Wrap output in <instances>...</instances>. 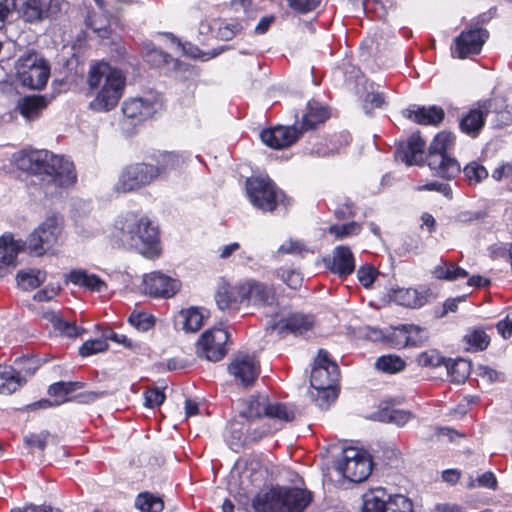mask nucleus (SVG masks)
I'll use <instances>...</instances> for the list:
<instances>
[{"instance_id": "obj_25", "label": "nucleus", "mask_w": 512, "mask_h": 512, "mask_svg": "<svg viewBox=\"0 0 512 512\" xmlns=\"http://www.w3.org/2000/svg\"><path fill=\"white\" fill-rule=\"evenodd\" d=\"M24 243L15 240L12 235L0 237V278L8 274L16 266L18 253L23 249Z\"/></svg>"}, {"instance_id": "obj_48", "label": "nucleus", "mask_w": 512, "mask_h": 512, "mask_svg": "<svg viewBox=\"0 0 512 512\" xmlns=\"http://www.w3.org/2000/svg\"><path fill=\"white\" fill-rule=\"evenodd\" d=\"M314 390L315 393L312 392L311 395L314 398L317 406L321 409H327L330 404L337 398L335 386Z\"/></svg>"}, {"instance_id": "obj_50", "label": "nucleus", "mask_w": 512, "mask_h": 512, "mask_svg": "<svg viewBox=\"0 0 512 512\" xmlns=\"http://www.w3.org/2000/svg\"><path fill=\"white\" fill-rule=\"evenodd\" d=\"M109 17L107 15H91L88 17L87 24L93 29L95 33L101 38H107L109 35Z\"/></svg>"}, {"instance_id": "obj_53", "label": "nucleus", "mask_w": 512, "mask_h": 512, "mask_svg": "<svg viewBox=\"0 0 512 512\" xmlns=\"http://www.w3.org/2000/svg\"><path fill=\"white\" fill-rule=\"evenodd\" d=\"M109 345L104 339L87 340L79 348V354L82 357H88L96 353L104 352L108 349Z\"/></svg>"}, {"instance_id": "obj_62", "label": "nucleus", "mask_w": 512, "mask_h": 512, "mask_svg": "<svg viewBox=\"0 0 512 512\" xmlns=\"http://www.w3.org/2000/svg\"><path fill=\"white\" fill-rule=\"evenodd\" d=\"M241 29V25L236 22L223 24L218 29V36L220 39L228 41L240 33Z\"/></svg>"}, {"instance_id": "obj_13", "label": "nucleus", "mask_w": 512, "mask_h": 512, "mask_svg": "<svg viewBox=\"0 0 512 512\" xmlns=\"http://www.w3.org/2000/svg\"><path fill=\"white\" fill-rule=\"evenodd\" d=\"M339 377L338 365L331 361L328 353L320 349L311 371L310 382L313 389L335 386Z\"/></svg>"}, {"instance_id": "obj_35", "label": "nucleus", "mask_w": 512, "mask_h": 512, "mask_svg": "<svg viewBox=\"0 0 512 512\" xmlns=\"http://www.w3.org/2000/svg\"><path fill=\"white\" fill-rule=\"evenodd\" d=\"M46 280V272L40 269H27L19 271L16 281L19 287L24 290H33L39 287Z\"/></svg>"}, {"instance_id": "obj_44", "label": "nucleus", "mask_w": 512, "mask_h": 512, "mask_svg": "<svg viewBox=\"0 0 512 512\" xmlns=\"http://www.w3.org/2000/svg\"><path fill=\"white\" fill-rule=\"evenodd\" d=\"M362 512H386V500L381 489L364 495Z\"/></svg>"}, {"instance_id": "obj_4", "label": "nucleus", "mask_w": 512, "mask_h": 512, "mask_svg": "<svg viewBox=\"0 0 512 512\" xmlns=\"http://www.w3.org/2000/svg\"><path fill=\"white\" fill-rule=\"evenodd\" d=\"M311 493L301 488L274 487L252 501L255 512H303L311 503Z\"/></svg>"}, {"instance_id": "obj_15", "label": "nucleus", "mask_w": 512, "mask_h": 512, "mask_svg": "<svg viewBox=\"0 0 512 512\" xmlns=\"http://www.w3.org/2000/svg\"><path fill=\"white\" fill-rule=\"evenodd\" d=\"M216 304L223 311H238L243 305L247 306L246 281L232 285L222 282L215 294Z\"/></svg>"}, {"instance_id": "obj_27", "label": "nucleus", "mask_w": 512, "mask_h": 512, "mask_svg": "<svg viewBox=\"0 0 512 512\" xmlns=\"http://www.w3.org/2000/svg\"><path fill=\"white\" fill-rule=\"evenodd\" d=\"M404 116L420 125H438L444 118V110L438 106L408 108Z\"/></svg>"}, {"instance_id": "obj_51", "label": "nucleus", "mask_w": 512, "mask_h": 512, "mask_svg": "<svg viewBox=\"0 0 512 512\" xmlns=\"http://www.w3.org/2000/svg\"><path fill=\"white\" fill-rule=\"evenodd\" d=\"M250 426L249 433V444L260 441L265 436L279 429V427H272L268 424L257 425L254 421H247Z\"/></svg>"}, {"instance_id": "obj_2", "label": "nucleus", "mask_w": 512, "mask_h": 512, "mask_svg": "<svg viewBox=\"0 0 512 512\" xmlns=\"http://www.w3.org/2000/svg\"><path fill=\"white\" fill-rule=\"evenodd\" d=\"M87 84L91 90H97L90 107L96 111H109L122 97L125 77L120 70L100 61L90 66Z\"/></svg>"}, {"instance_id": "obj_20", "label": "nucleus", "mask_w": 512, "mask_h": 512, "mask_svg": "<svg viewBox=\"0 0 512 512\" xmlns=\"http://www.w3.org/2000/svg\"><path fill=\"white\" fill-rule=\"evenodd\" d=\"M492 108L491 100L480 101L471 108L460 120V129L463 133L477 136L484 126L485 118Z\"/></svg>"}, {"instance_id": "obj_32", "label": "nucleus", "mask_w": 512, "mask_h": 512, "mask_svg": "<svg viewBox=\"0 0 512 512\" xmlns=\"http://www.w3.org/2000/svg\"><path fill=\"white\" fill-rule=\"evenodd\" d=\"M394 300L406 307L420 308L428 301V293L413 288H399L394 290Z\"/></svg>"}, {"instance_id": "obj_11", "label": "nucleus", "mask_w": 512, "mask_h": 512, "mask_svg": "<svg viewBox=\"0 0 512 512\" xmlns=\"http://www.w3.org/2000/svg\"><path fill=\"white\" fill-rule=\"evenodd\" d=\"M258 466V463L250 462L241 472L233 470L230 473L228 490L241 505L248 503L251 486L261 482L263 478V472L257 470Z\"/></svg>"}, {"instance_id": "obj_40", "label": "nucleus", "mask_w": 512, "mask_h": 512, "mask_svg": "<svg viewBox=\"0 0 512 512\" xmlns=\"http://www.w3.org/2000/svg\"><path fill=\"white\" fill-rule=\"evenodd\" d=\"M445 366L451 380L455 383H462L469 376L471 371L470 362L459 358L456 360H448Z\"/></svg>"}, {"instance_id": "obj_55", "label": "nucleus", "mask_w": 512, "mask_h": 512, "mask_svg": "<svg viewBox=\"0 0 512 512\" xmlns=\"http://www.w3.org/2000/svg\"><path fill=\"white\" fill-rule=\"evenodd\" d=\"M469 345L478 350L485 349L489 344V338L483 330H474L465 336Z\"/></svg>"}, {"instance_id": "obj_22", "label": "nucleus", "mask_w": 512, "mask_h": 512, "mask_svg": "<svg viewBox=\"0 0 512 512\" xmlns=\"http://www.w3.org/2000/svg\"><path fill=\"white\" fill-rule=\"evenodd\" d=\"M54 0H16V12L25 22H38L49 16Z\"/></svg>"}, {"instance_id": "obj_56", "label": "nucleus", "mask_w": 512, "mask_h": 512, "mask_svg": "<svg viewBox=\"0 0 512 512\" xmlns=\"http://www.w3.org/2000/svg\"><path fill=\"white\" fill-rule=\"evenodd\" d=\"M411 418L412 414L405 410L392 409L384 413V420L398 426H404Z\"/></svg>"}, {"instance_id": "obj_49", "label": "nucleus", "mask_w": 512, "mask_h": 512, "mask_svg": "<svg viewBox=\"0 0 512 512\" xmlns=\"http://www.w3.org/2000/svg\"><path fill=\"white\" fill-rule=\"evenodd\" d=\"M128 321L135 329L142 332L151 329L155 323L154 317L145 312H133Z\"/></svg>"}, {"instance_id": "obj_39", "label": "nucleus", "mask_w": 512, "mask_h": 512, "mask_svg": "<svg viewBox=\"0 0 512 512\" xmlns=\"http://www.w3.org/2000/svg\"><path fill=\"white\" fill-rule=\"evenodd\" d=\"M83 387L81 382L60 381L50 385L48 393L55 398V404L60 405L68 401V395Z\"/></svg>"}, {"instance_id": "obj_64", "label": "nucleus", "mask_w": 512, "mask_h": 512, "mask_svg": "<svg viewBox=\"0 0 512 512\" xmlns=\"http://www.w3.org/2000/svg\"><path fill=\"white\" fill-rule=\"evenodd\" d=\"M49 436L50 434L46 431L39 434H31L25 437V443L30 447H36L40 450H44Z\"/></svg>"}, {"instance_id": "obj_52", "label": "nucleus", "mask_w": 512, "mask_h": 512, "mask_svg": "<svg viewBox=\"0 0 512 512\" xmlns=\"http://www.w3.org/2000/svg\"><path fill=\"white\" fill-rule=\"evenodd\" d=\"M464 175L470 183H479L488 176L484 166L478 162H471L463 169Z\"/></svg>"}, {"instance_id": "obj_57", "label": "nucleus", "mask_w": 512, "mask_h": 512, "mask_svg": "<svg viewBox=\"0 0 512 512\" xmlns=\"http://www.w3.org/2000/svg\"><path fill=\"white\" fill-rule=\"evenodd\" d=\"M418 363L425 367H437L442 363L445 364V360L434 350L426 351L418 356Z\"/></svg>"}, {"instance_id": "obj_41", "label": "nucleus", "mask_w": 512, "mask_h": 512, "mask_svg": "<svg viewBox=\"0 0 512 512\" xmlns=\"http://www.w3.org/2000/svg\"><path fill=\"white\" fill-rule=\"evenodd\" d=\"M135 507L142 512H161L164 503L160 497L149 492H143L136 497Z\"/></svg>"}, {"instance_id": "obj_28", "label": "nucleus", "mask_w": 512, "mask_h": 512, "mask_svg": "<svg viewBox=\"0 0 512 512\" xmlns=\"http://www.w3.org/2000/svg\"><path fill=\"white\" fill-rule=\"evenodd\" d=\"M329 268L341 277L352 274L355 270V261L350 248L347 246L336 247Z\"/></svg>"}, {"instance_id": "obj_17", "label": "nucleus", "mask_w": 512, "mask_h": 512, "mask_svg": "<svg viewBox=\"0 0 512 512\" xmlns=\"http://www.w3.org/2000/svg\"><path fill=\"white\" fill-rule=\"evenodd\" d=\"M229 373L243 386L254 383L260 373V366L255 356L238 353L228 366Z\"/></svg>"}, {"instance_id": "obj_8", "label": "nucleus", "mask_w": 512, "mask_h": 512, "mask_svg": "<svg viewBox=\"0 0 512 512\" xmlns=\"http://www.w3.org/2000/svg\"><path fill=\"white\" fill-rule=\"evenodd\" d=\"M246 194L254 207L263 212L273 211L284 201V194L269 178L251 177L246 180Z\"/></svg>"}, {"instance_id": "obj_12", "label": "nucleus", "mask_w": 512, "mask_h": 512, "mask_svg": "<svg viewBox=\"0 0 512 512\" xmlns=\"http://www.w3.org/2000/svg\"><path fill=\"white\" fill-rule=\"evenodd\" d=\"M314 319L312 316L301 313H294L290 316L284 315L281 311L276 312L267 322L266 329L275 331L278 334L290 332L294 335H302L312 329Z\"/></svg>"}, {"instance_id": "obj_26", "label": "nucleus", "mask_w": 512, "mask_h": 512, "mask_svg": "<svg viewBox=\"0 0 512 512\" xmlns=\"http://www.w3.org/2000/svg\"><path fill=\"white\" fill-rule=\"evenodd\" d=\"M427 164L434 175L444 179H452L460 173V165L457 160L447 154L428 155Z\"/></svg>"}, {"instance_id": "obj_45", "label": "nucleus", "mask_w": 512, "mask_h": 512, "mask_svg": "<svg viewBox=\"0 0 512 512\" xmlns=\"http://www.w3.org/2000/svg\"><path fill=\"white\" fill-rule=\"evenodd\" d=\"M376 368L382 372L394 374L402 371L405 368V361L393 354L383 355L376 361Z\"/></svg>"}, {"instance_id": "obj_30", "label": "nucleus", "mask_w": 512, "mask_h": 512, "mask_svg": "<svg viewBox=\"0 0 512 512\" xmlns=\"http://www.w3.org/2000/svg\"><path fill=\"white\" fill-rule=\"evenodd\" d=\"M25 383V377L16 368L0 365V393L10 395Z\"/></svg>"}, {"instance_id": "obj_54", "label": "nucleus", "mask_w": 512, "mask_h": 512, "mask_svg": "<svg viewBox=\"0 0 512 512\" xmlns=\"http://www.w3.org/2000/svg\"><path fill=\"white\" fill-rule=\"evenodd\" d=\"M388 341L394 348H404L408 346V338L406 332V325L395 327L388 335Z\"/></svg>"}, {"instance_id": "obj_14", "label": "nucleus", "mask_w": 512, "mask_h": 512, "mask_svg": "<svg viewBox=\"0 0 512 512\" xmlns=\"http://www.w3.org/2000/svg\"><path fill=\"white\" fill-rule=\"evenodd\" d=\"M229 333L223 328L206 331L198 342L199 354L209 361H220L227 353Z\"/></svg>"}, {"instance_id": "obj_21", "label": "nucleus", "mask_w": 512, "mask_h": 512, "mask_svg": "<svg viewBox=\"0 0 512 512\" xmlns=\"http://www.w3.org/2000/svg\"><path fill=\"white\" fill-rule=\"evenodd\" d=\"M247 306L273 308L277 304L274 288L268 284L256 281H246Z\"/></svg>"}, {"instance_id": "obj_31", "label": "nucleus", "mask_w": 512, "mask_h": 512, "mask_svg": "<svg viewBox=\"0 0 512 512\" xmlns=\"http://www.w3.org/2000/svg\"><path fill=\"white\" fill-rule=\"evenodd\" d=\"M249 430L250 426H248L246 420H234L230 422L226 434V440L229 446L234 450H238L249 444Z\"/></svg>"}, {"instance_id": "obj_58", "label": "nucleus", "mask_w": 512, "mask_h": 512, "mask_svg": "<svg viewBox=\"0 0 512 512\" xmlns=\"http://www.w3.org/2000/svg\"><path fill=\"white\" fill-rule=\"evenodd\" d=\"M145 406L155 408L160 406L165 400V394L158 388L147 389L144 393Z\"/></svg>"}, {"instance_id": "obj_47", "label": "nucleus", "mask_w": 512, "mask_h": 512, "mask_svg": "<svg viewBox=\"0 0 512 512\" xmlns=\"http://www.w3.org/2000/svg\"><path fill=\"white\" fill-rule=\"evenodd\" d=\"M386 512H414L413 503L404 495L390 496L386 501Z\"/></svg>"}, {"instance_id": "obj_43", "label": "nucleus", "mask_w": 512, "mask_h": 512, "mask_svg": "<svg viewBox=\"0 0 512 512\" xmlns=\"http://www.w3.org/2000/svg\"><path fill=\"white\" fill-rule=\"evenodd\" d=\"M182 327L186 332H196L203 325V315L197 308H189L180 312Z\"/></svg>"}, {"instance_id": "obj_42", "label": "nucleus", "mask_w": 512, "mask_h": 512, "mask_svg": "<svg viewBox=\"0 0 512 512\" xmlns=\"http://www.w3.org/2000/svg\"><path fill=\"white\" fill-rule=\"evenodd\" d=\"M455 137L452 133L442 131L438 133L431 142L428 155L447 154V151L454 146Z\"/></svg>"}, {"instance_id": "obj_38", "label": "nucleus", "mask_w": 512, "mask_h": 512, "mask_svg": "<svg viewBox=\"0 0 512 512\" xmlns=\"http://www.w3.org/2000/svg\"><path fill=\"white\" fill-rule=\"evenodd\" d=\"M433 275L437 279L453 281L468 276V272L463 268L455 265L453 262L442 261L433 269Z\"/></svg>"}, {"instance_id": "obj_9", "label": "nucleus", "mask_w": 512, "mask_h": 512, "mask_svg": "<svg viewBox=\"0 0 512 512\" xmlns=\"http://www.w3.org/2000/svg\"><path fill=\"white\" fill-rule=\"evenodd\" d=\"M63 229V221L58 216L47 217L27 238L30 252L41 256L51 250L58 242Z\"/></svg>"}, {"instance_id": "obj_18", "label": "nucleus", "mask_w": 512, "mask_h": 512, "mask_svg": "<svg viewBox=\"0 0 512 512\" xmlns=\"http://www.w3.org/2000/svg\"><path fill=\"white\" fill-rule=\"evenodd\" d=\"M144 291L156 297L169 298L174 296L181 288V283L160 272L146 274L143 279Z\"/></svg>"}, {"instance_id": "obj_46", "label": "nucleus", "mask_w": 512, "mask_h": 512, "mask_svg": "<svg viewBox=\"0 0 512 512\" xmlns=\"http://www.w3.org/2000/svg\"><path fill=\"white\" fill-rule=\"evenodd\" d=\"M362 227L359 223L352 221L346 224H334L328 229V232L337 240H342L360 233Z\"/></svg>"}, {"instance_id": "obj_24", "label": "nucleus", "mask_w": 512, "mask_h": 512, "mask_svg": "<svg viewBox=\"0 0 512 512\" xmlns=\"http://www.w3.org/2000/svg\"><path fill=\"white\" fill-rule=\"evenodd\" d=\"M160 108V104L150 98H133L123 103V114L130 119L143 121L151 118Z\"/></svg>"}, {"instance_id": "obj_33", "label": "nucleus", "mask_w": 512, "mask_h": 512, "mask_svg": "<svg viewBox=\"0 0 512 512\" xmlns=\"http://www.w3.org/2000/svg\"><path fill=\"white\" fill-rule=\"evenodd\" d=\"M43 316L52 324L54 330L62 336L76 338L82 333V330L74 322L64 320L54 311L45 312Z\"/></svg>"}, {"instance_id": "obj_63", "label": "nucleus", "mask_w": 512, "mask_h": 512, "mask_svg": "<svg viewBox=\"0 0 512 512\" xmlns=\"http://www.w3.org/2000/svg\"><path fill=\"white\" fill-rule=\"evenodd\" d=\"M385 98L382 93L379 92H371L368 93L364 100V109L366 112L374 108H380L384 105Z\"/></svg>"}, {"instance_id": "obj_1", "label": "nucleus", "mask_w": 512, "mask_h": 512, "mask_svg": "<svg viewBox=\"0 0 512 512\" xmlns=\"http://www.w3.org/2000/svg\"><path fill=\"white\" fill-rule=\"evenodd\" d=\"M14 163L20 170L41 176L56 187H70L77 179L70 160L47 150L20 151L14 154Z\"/></svg>"}, {"instance_id": "obj_59", "label": "nucleus", "mask_w": 512, "mask_h": 512, "mask_svg": "<svg viewBox=\"0 0 512 512\" xmlns=\"http://www.w3.org/2000/svg\"><path fill=\"white\" fill-rule=\"evenodd\" d=\"M406 332L408 338V346H417L427 338L425 330L418 326L406 325Z\"/></svg>"}, {"instance_id": "obj_36", "label": "nucleus", "mask_w": 512, "mask_h": 512, "mask_svg": "<svg viewBox=\"0 0 512 512\" xmlns=\"http://www.w3.org/2000/svg\"><path fill=\"white\" fill-rule=\"evenodd\" d=\"M328 118V111L317 102H309L307 110L303 115L302 129H313L316 125L323 123Z\"/></svg>"}, {"instance_id": "obj_19", "label": "nucleus", "mask_w": 512, "mask_h": 512, "mask_svg": "<svg viewBox=\"0 0 512 512\" xmlns=\"http://www.w3.org/2000/svg\"><path fill=\"white\" fill-rule=\"evenodd\" d=\"M301 135L295 126H277L261 132L262 142L272 149H284L295 143Z\"/></svg>"}, {"instance_id": "obj_37", "label": "nucleus", "mask_w": 512, "mask_h": 512, "mask_svg": "<svg viewBox=\"0 0 512 512\" xmlns=\"http://www.w3.org/2000/svg\"><path fill=\"white\" fill-rule=\"evenodd\" d=\"M69 280L76 285L84 286L92 291L101 292L106 284L95 274L83 270H74L69 274Z\"/></svg>"}, {"instance_id": "obj_6", "label": "nucleus", "mask_w": 512, "mask_h": 512, "mask_svg": "<svg viewBox=\"0 0 512 512\" xmlns=\"http://www.w3.org/2000/svg\"><path fill=\"white\" fill-rule=\"evenodd\" d=\"M261 416L276 422H291L295 413L287 405L279 402H270L265 395L251 397L246 407L240 411L239 418L246 421H255Z\"/></svg>"}, {"instance_id": "obj_7", "label": "nucleus", "mask_w": 512, "mask_h": 512, "mask_svg": "<svg viewBox=\"0 0 512 512\" xmlns=\"http://www.w3.org/2000/svg\"><path fill=\"white\" fill-rule=\"evenodd\" d=\"M335 469L351 482H362L372 471V460L369 454L355 447L342 450L341 457L335 462Z\"/></svg>"}, {"instance_id": "obj_3", "label": "nucleus", "mask_w": 512, "mask_h": 512, "mask_svg": "<svg viewBox=\"0 0 512 512\" xmlns=\"http://www.w3.org/2000/svg\"><path fill=\"white\" fill-rule=\"evenodd\" d=\"M116 229L125 247L151 258L159 255L158 231L147 218L128 213L116 222Z\"/></svg>"}, {"instance_id": "obj_23", "label": "nucleus", "mask_w": 512, "mask_h": 512, "mask_svg": "<svg viewBox=\"0 0 512 512\" xmlns=\"http://www.w3.org/2000/svg\"><path fill=\"white\" fill-rule=\"evenodd\" d=\"M425 142L419 135H411L406 142L399 143L395 158L406 165H419L423 161Z\"/></svg>"}, {"instance_id": "obj_61", "label": "nucleus", "mask_w": 512, "mask_h": 512, "mask_svg": "<svg viewBox=\"0 0 512 512\" xmlns=\"http://www.w3.org/2000/svg\"><path fill=\"white\" fill-rule=\"evenodd\" d=\"M15 363L20 366V369H17V371L21 372V375L25 377V381L27 377H31L38 369L37 361L32 358L19 359Z\"/></svg>"}, {"instance_id": "obj_34", "label": "nucleus", "mask_w": 512, "mask_h": 512, "mask_svg": "<svg viewBox=\"0 0 512 512\" xmlns=\"http://www.w3.org/2000/svg\"><path fill=\"white\" fill-rule=\"evenodd\" d=\"M185 160L184 157L175 152H164L160 154L157 160L158 178L169 175L172 171L182 168Z\"/></svg>"}, {"instance_id": "obj_10", "label": "nucleus", "mask_w": 512, "mask_h": 512, "mask_svg": "<svg viewBox=\"0 0 512 512\" xmlns=\"http://www.w3.org/2000/svg\"><path fill=\"white\" fill-rule=\"evenodd\" d=\"M158 178V170L152 164L136 163L129 165L121 172L115 191L127 193L137 191Z\"/></svg>"}, {"instance_id": "obj_29", "label": "nucleus", "mask_w": 512, "mask_h": 512, "mask_svg": "<svg viewBox=\"0 0 512 512\" xmlns=\"http://www.w3.org/2000/svg\"><path fill=\"white\" fill-rule=\"evenodd\" d=\"M47 106L48 100L46 97L33 95L20 99L16 108L27 121H34L40 117Z\"/></svg>"}, {"instance_id": "obj_5", "label": "nucleus", "mask_w": 512, "mask_h": 512, "mask_svg": "<svg viewBox=\"0 0 512 512\" xmlns=\"http://www.w3.org/2000/svg\"><path fill=\"white\" fill-rule=\"evenodd\" d=\"M16 76L21 85L30 89H42L50 76V66L36 51L22 54L15 64Z\"/></svg>"}, {"instance_id": "obj_60", "label": "nucleus", "mask_w": 512, "mask_h": 512, "mask_svg": "<svg viewBox=\"0 0 512 512\" xmlns=\"http://www.w3.org/2000/svg\"><path fill=\"white\" fill-rule=\"evenodd\" d=\"M377 274V271L372 266H362L357 271L359 282L366 288L373 284Z\"/></svg>"}, {"instance_id": "obj_16", "label": "nucleus", "mask_w": 512, "mask_h": 512, "mask_svg": "<svg viewBox=\"0 0 512 512\" xmlns=\"http://www.w3.org/2000/svg\"><path fill=\"white\" fill-rule=\"evenodd\" d=\"M488 36V31L482 28H470L463 31L454 40L455 48L453 54H456L460 59L478 54Z\"/></svg>"}]
</instances>
